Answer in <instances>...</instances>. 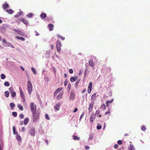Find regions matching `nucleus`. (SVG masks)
I'll return each instance as SVG.
<instances>
[{"instance_id":"nucleus-50","label":"nucleus","mask_w":150,"mask_h":150,"mask_svg":"<svg viewBox=\"0 0 150 150\" xmlns=\"http://www.w3.org/2000/svg\"><path fill=\"white\" fill-rule=\"evenodd\" d=\"M25 127H22V128L21 129V131L22 132H23L25 131Z\"/></svg>"},{"instance_id":"nucleus-62","label":"nucleus","mask_w":150,"mask_h":150,"mask_svg":"<svg viewBox=\"0 0 150 150\" xmlns=\"http://www.w3.org/2000/svg\"><path fill=\"white\" fill-rule=\"evenodd\" d=\"M21 69L23 71H25V69L23 67H21Z\"/></svg>"},{"instance_id":"nucleus-24","label":"nucleus","mask_w":150,"mask_h":150,"mask_svg":"<svg viewBox=\"0 0 150 150\" xmlns=\"http://www.w3.org/2000/svg\"><path fill=\"white\" fill-rule=\"evenodd\" d=\"M16 38L17 39H19L23 41H24L25 40V39L24 38L22 37L16 36Z\"/></svg>"},{"instance_id":"nucleus-1","label":"nucleus","mask_w":150,"mask_h":150,"mask_svg":"<svg viewBox=\"0 0 150 150\" xmlns=\"http://www.w3.org/2000/svg\"><path fill=\"white\" fill-rule=\"evenodd\" d=\"M33 121L34 122H36L39 117V112L37 111L33 112Z\"/></svg>"},{"instance_id":"nucleus-11","label":"nucleus","mask_w":150,"mask_h":150,"mask_svg":"<svg viewBox=\"0 0 150 150\" xmlns=\"http://www.w3.org/2000/svg\"><path fill=\"white\" fill-rule=\"evenodd\" d=\"M13 30L15 32L18 33V34H20V35H21L23 36V35H24L25 34V33H24L23 32H22L21 31L18 30L17 29H14Z\"/></svg>"},{"instance_id":"nucleus-39","label":"nucleus","mask_w":150,"mask_h":150,"mask_svg":"<svg viewBox=\"0 0 150 150\" xmlns=\"http://www.w3.org/2000/svg\"><path fill=\"white\" fill-rule=\"evenodd\" d=\"M12 115L15 117H16L17 116V113L16 112H13L12 113Z\"/></svg>"},{"instance_id":"nucleus-35","label":"nucleus","mask_w":150,"mask_h":150,"mask_svg":"<svg viewBox=\"0 0 150 150\" xmlns=\"http://www.w3.org/2000/svg\"><path fill=\"white\" fill-rule=\"evenodd\" d=\"M1 77L2 79H4L6 78V76L4 74H1Z\"/></svg>"},{"instance_id":"nucleus-56","label":"nucleus","mask_w":150,"mask_h":150,"mask_svg":"<svg viewBox=\"0 0 150 150\" xmlns=\"http://www.w3.org/2000/svg\"><path fill=\"white\" fill-rule=\"evenodd\" d=\"M78 110V109L77 108H76L74 109V110L73 111V112H76V111H77Z\"/></svg>"},{"instance_id":"nucleus-8","label":"nucleus","mask_w":150,"mask_h":150,"mask_svg":"<svg viewBox=\"0 0 150 150\" xmlns=\"http://www.w3.org/2000/svg\"><path fill=\"white\" fill-rule=\"evenodd\" d=\"M96 116L93 113H92L91 115L90 118V121L91 122H93L94 119L95 118Z\"/></svg>"},{"instance_id":"nucleus-51","label":"nucleus","mask_w":150,"mask_h":150,"mask_svg":"<svg viewBox=\"0 0 150 150\" xmlns=\"http://www.w3.org/2000/svg\"><path fill=\"white\" fill-rule=\"evenodd\" d=\"M18 14H19V15H20V16H21V15H22L23 14V12L22 11H20L18 12Z\"/></svg>"},{"instance_id":"nucleus-31","label":"nucleus","mask_w":150,"mask_h":150,"mask_svg":"<svg viewBox=\"0 0 150 150\" xmlns=\"http://www.w3.org/2000/svg\"><path fill=\"white\" fill-rule=\"evenodd\" d=\"M18 107L21 110H23V107L21 104H18Z\"/></svg>"},{"instance_id":"nucleus-4","label":"nucleus","mask_w":150,"mask_h":150,"mask_svg":"<svg viewBox=\"0 0 150 150\" xmlns=\"http://www.w3.org/2000/svg\"><path fill=\"white\" fill-rule=\"evenodd\" d=\"M29 132L30 135L34 137L35 134V129L34 127H32L30 128Z\"/></svg>"},{"instance_id":"nucleus-22","label":"nucleus","mask_w":150,"mask_h":150,"mask_svg":"<svg viewBox=\"0 0 150 150\" xmlns=\"http://www.w3.org/2000/svg\"><path fill=\"white\" fill-rule=\"evenodd\" d=\"M96 94L94 93L91 96V99L93 100H95L96 99Z\"/></svg>"},{"instance_id":"nucleus-43","label":"nucleus","mask_w":150,"mask_h":150,"mask_svg":"<svg viewBox=\"0 0 150 150\" xmlns=\"http://www.w3.org/2000/svg\"><path fill=\"white\" fill-rule=\"evenodd\" d=\"M117 143L119 145H121L122 144V142L121 140H119L117 141Z\"/></svg>"},{"instance_id":"nucleus-17","label":"nucleus","mask_w":150,"mask_h":150,"mask_svg":"<svg viewBox=\"0 0 150 150\" xmlns=\"http://www.w3.org/2000/svg\"><path fill=\"white\" fill-rule=\"evenodd\" d=\"M78 79V77L76 76L75 77H72L70 79V80L71 82H74L75 81L77 80Z\"/></svg>"},{"instance_id":"nucleus-55","label":"nucleus","mask_w":150,"mask_h":150,"mask_svg":"<svg viewBox=\"0 0 150 150\" xmlns=\"http://www.w3.org/2000/svg\"><path fill=\"white\" fill-rule=\"evenodd\" d=\"M118 145L117 144H116L115 145L114 147L115 149H117L118 148Z\"/></svg>"},{"instance_id":"nucleus-12","label":"nucleus","mask_w":150,"mask_h":150,"mask_svg":"<svg viewBox=\"0 0 150 150\" xmlns=\"http://www.w3.org/2000/svg\"><path fill=\"white\" fill-rule=\"evenodd\" d=\"M60 106V104H57L56 105L54 106V108L55 110V111H57L59 110Z\"/></svg>"},{"instance_id":"nucleus-48","label":"nucleus","mask_w":150,"mask_h":150,"mask_svg":"<svg viewBox=\"0 0 150 150\" xmlns=\"http://www.w3.org/2000/svg\"><path fill=\"white\" fill-rule=\"evenodd\" d=\"M20 117L21 119H23L24 117V116L23 114H21L20 115Z\"/></svg>"},{"instance_id":"nucleus-16","label":"nucleus","mask_w":150,"mask_h":150,"mask_svg":"<svg viewBox=\"0 0 150 150\" xmlns=\"http://www.w3.org/2000/svg\"><path fill=\"white\" fill-rule=\"evenodd\" d=\"M113 101V99H112L111 100H110L107 101L106 102V106L108 107L109 106V104L112 103Z\"/></svg>"},{"instance_id":"nucleus-57","label":"nucleus","mask_w":150,"mask_h":150,"mask_svg":"<svg viewBox=\"0 0 150 150\" xmlns=\"http://www.w3.org/2000/svg\"><path fill=\"white\" fill-rule=\"evenodd\" d=\"M21 98L23 99V103H24V102H25V97H22Z\"/></svg>"},{"instance_id":"nucleus-9","label":"nucleus","mask_w":150,"mask_h":150,"mask_svg":"<svg viewBox=\"0 0 150 150\" xmlns=\"http://www.w3.org/2000/svg\"><path fill=\"white\" fill-rule=\"evenodd\" d=\"M20 20V21L22 22L25 25H28L29 24L28 22L25 19L23 18H21Z\"/></svg>"},{"instance_id":"nucleus-6","label":"nucleus","mask_w":150,"mask_h":150,"mask_svg":"<svg viewBox=\"0 0 150 150\" xmlns=\"http://www.w3.org/2000/svg\"><path fill=\"white\" fill-rule=\"evenodd\" d=\"M75 94L74 92L72 91L71 92L70 95L69 97V99L70 100H73L74 98Z\"/></svg>"},{"instance_id":"nucleus-61","label":"nucleus","mask_w":150,"mask_h":150,"mask_svg":"<svg viewBox=\"0 0 150 150\" xmlns=\"http://www.w3.org/2000/svg\"><path fill=\"white\" fill-rule=\"evenodd\" d=\"M85 148L86 149H89V146H85Z\"/></svg>"},{"instance_id":"nucleus-41","label":"nucleus","mask_w":150,"mask_h":150,"mask_svg":"<svg viewBox=\"0 0 150 150\" xmlns=\"http://www.w3.org/2000/svg\"><path fill=\"white\" fill-rule=\"evenodd\" d=\"M50 52L49 51H47L46 52L45 55L47 56V57H49L50 55Z\"/></svg>"},{"instance_id":"nucleus-64","label":"nucleus","mask_w":150,"mask_h":150,"mask_svg":"<svg viewBox=\"0 0 150 150\" xmlns=\"http://www.w3.org/2000/svg\"><path fill=\"white\" fill-rule=\"evenodd\" d=\"M2 42L4 43H5L6 42V41L5 40L3 39L2 40Z\"/></svg>"},{"instance_id":"nucleus-34","label":"nucleus","mask_w":150,"mask_h":150,"mask_svg":"<svg viewBox=\"0 0 150 150\" xmlns=\"http://www.w3.org/2000/svg\"><path fill=\"white\" fill-rule=\"evenodd\" d=\"M11 94L12 97H14L16 96V93L15 91H13L11 92Z\"/></svg>"},{"instance_id":"nucleus-52","label":"nucleus","mask_w":150,"mask_h":150,"mask_svg":"<svg viewBox=\"0 0 150 150\" xmlns=\"http://www.w3.org/2000/svg\"><path fill=\"white\" fill-rule=\"evenodd\" d=\"M101 128V125H98L97 127V128L98 129H99Z\"/></svg>"},{"instance_id":"nucleus-19","label":"nucleus","mask_w":150,"mask_h":150,"mask_svg":"<svg viewBox=\"0 0 150 150\" xmlns=\"http://www.w3.org/2000/svg\"><path fill=\"white\" fill-rule=\"evenodd\" d=\"M16 135V138L17 140L18 141H20L21 140V139L20 135L18 133Z\"/></svg>"},{"instance_id":"nucleus-58","label":"nucleus","mask_w":150,"mask_h":150,"mask_svg":"<svg viewBox=\"0 0 150 150\" xmlns=\"http://www.w3.org/2000/svg\"><path fill=\"white\" fill-rule=\"evenodd\" d=\"M83 115H84L83 113L82 114H81V115L80 116V119H79L80 120H81L82 118Z\"/></svg>"},{"instance_id":"nucleus-53","label":"nucleus","mask_w":150,"mask_h":150,"mask_svg":"<svg viewBox=\"0 0 150 150\" xmlns=\"http://www.w3.org/2000/svg\"><path fill=\"white\" fill-rule=\"evenodd\" d=\"M20 15H19V14H18V13H17L16 14V15H15L14 16V17L16 18H18V17H20Z\"/></svg>"},{"instance_id":"nucleus-42","label":"nucleus","mask_w":150,"mask_h":150,"mask_svg":"<svg viewBox=\"0 0 150 150\" xmlns=\"http://www.w3.org/2000/svg\"><path fill=\"white\" fill-rule=\"evenodd\" d=\"M4 85L5 86H9L10 84L7 81H6L4 83Z\"/></svg>"},{"instance_id":"nucleus-60","label":"nucleus","mask_w":150,"mask_h":150,"mask_svg":"<svg viewBox=\"0 0 150 150\" xmlns=\"http://www.w3.org/2000/svg\"><path fill=\"white\" fill-rule=\"evenodd\" d=\"M68 88H69V90H70L71 87V84H69L68 85Z\"/></svg>"},{"instance_id":"nucleus-38","label":"nucleus","mask_w":150,"mask_h":150,"mask_svg":"<svg viewBox=\"0 0 150 150\" xmlns=\"http://www.w3.org/2000/svg\"><path fill=\"white\" fill-rule=\"evenodd\" d=\"M57 36L58 37H59L61 39V40H64V39H65V37H63L59 35H57Z\"/></svg>"},{"instance_id":"nucleus-25","label":"nucleus","mask_w":150,"mask_h":150,"mask_svg":"<svg viewBox=\"0 0 150 150\" xmlns=\"http://www.w3.org/2000/svg\"><path fill=\"white\" fill-rule=\"evenodd\" d=\"M10 106L11 109H13V108L15 107V105L13 103H11L10 104Z\"/></svg>"},{"instance_id":"nucleus-30","label":"nucleus","mask_w":150,"mask_h":150,"mask_svg":"<svg viewBox=\"0 0 150 150\" xmlns=\"http://www.w3.org/2000/svg\"><path fill=\"white\" fill-rule=\"evenodd\" d=\"M73 138L74 140H78L80 139V137H78L76 136L75 135H74L73 136Z\"/></svg>"},{"instance_id":"nucleus-40","label":"nucleus","mask_w":150,"mask_h":150,"mask_svg":"<svg viewBox=\"0 0 150 150\" xmlns=\"http://www.w3.org/2000/svg\"><path fill=\"white\" fill-rule=\"evenodd\" d=\"M33 15V14L32 13H30L28 14L27 15V16L28 18H30Z\"/></svg>"},{"instance_id":"nucleus-26","label":"nucleus","mask_w":150,"mask_h":150,"mask_svg":"<svg viewBox=\"0 0 150 150\" xmlns=\"http://www.w3.org/2000/svg\"><path fill=\"white\" fill-rule=\"evenodd\" d=\"M46 14L45 13H42L40 15L41 17L42 18H45L46 17Z\"/></svg>"},{"instance_id":"nucleus-36","label":"nucleus","mask_w":150,"mask_h":150,"mask_svg":"<svg viewBox=\"0 0 150 150\" xmlns=\"http://www.w3.org/2000/svg\"><path fill=\"white\" fill-rule=\"evenodd\" d=\"M141 129L143 131H144L146 130V127L145 126H142L141 127Z\"/></svg>"},{"instance_id":"nucleus-10","label":"nucleus","mask_w":150,"mask_h":150,"mask_svg":"<svg viewBox=\"0 0 150 150\" xmlns=\"http://www.w3.org/2000/svg\"><path fill=\"white\" fill-rule=\"evenodd\" d=\"M94 105V104L93 103H91L89 104V106L88 108V110L89 113L91 112L93 108Z\"/></svg>"},{"instance_id":"nucleus-54","label":"nucleus","mask_w":150,"mask_h":150,"mask_svg":"<svg viewBox=\"0 0 150 150\" xmlns=\"http://www.w3.org/2000/svg\"><path fill=\"white\" fill-rule=\"evenodd\" d=\"M35 35L36 36H38L39 35V33H38V32L37 31L35 30Z\"/></svg>"},{"instance_id":"nucleus-14","label":"nucleus","mask_w":150,"mask_h":150,"mask_svg":"<svg viewBox=\"0 0 150 150\" xmlns=\"http://www.w3.org/2000/svg\"><path fill=\"white\" fill-rule=\"evenodd\" d=\"M19 90L20 92V95L21 98L25 97L24 93L23 90L21 87L19 88Z\"/></svg>"},{"instance_id":"nucleus-45","label":"nucleus","mask_w":150,"mask_h":150,"mask_svg":"<svg viewBox=\"0 0 150 150\" xmlns=\"http://www.w3.org/2000/svg\"><path fill=\"white\" fill-rule=\"evenodd\" d=\"M101 108L104 110L106 108V107L105 104H103L101 105Z\"/></svg>"},{"instance_id":"nucleus-28","label":"nucleus","mask_w":150,"mask_h":150,"mask_svg":"<svg viewBox=\"0 0 150 150\" xmlns=\"http://www.w3.org/2000/svg\"><path fill=\"white\" fill-rule=\"evenodd\" d=\"M128 149L129 150H135L134 147L132 145H130Z\"/></svg>"},{"instance_id":"nucleus-20","label":"nucleus","mask_w":150,"mask_h":150,"mask_svg":"<svg viewBox=\"0 0 150 150\" xmlns=\"http://www.w3.org/2000/svg\"><path fill=\"white\" fill-rule=\"evenodd\" d=\"M29 121V119L28 118H25L24 120V124L25 125H26L28 123Z\"/></svg>"},{"instance_id":"nucleus-23","label":"nucleus","mask_w":150,"mask_h":150,"mask_svg":"<svg viewBox=\"0 0 150 150\" xmlns=\"http://www.w3.org/2000/svg\"><path fill=\"white\" fill-rule=\"evenodd\" d=\"M6 11L9 14H12L13 13V11L11 9H6Z\"/></svg>"},{"instance_id":"nucleus-44","label":"nucleus","mask_w":150,"mask_h":150,"mask_svg":"<svg viewBox=\"0 0 150 150\" xmlns=\"http://www.w3.org/2000/svg\"><path fill=\"white\" fill-rule=\"evenodd\" d=\"M45 118H46L47 120H50V118H49V115L48 114H45Z\"/></svg>"},{"instance_id":"nucleus-3","label":"nucleus","mask_w":150,"mask_h":150,"mask_svg":"<svg viewBox=\"0 0 150 150\" xmlns=\"http://www.w3.org/2000/svg\"><path fill=\"white\" fill-rule=\"evenodd\" d=\"M30 107L32 113L36 112V106L33 102H31L30 104Z\"/></svg>"},{"instance_id":"nucleus-27","label":"nucleus","mask_w":150,"mask_h":150,"mask_svg":"<svg viewBox=\"0 0 150 150\" xmlns=\"http://www.w3.org/2000/svg\"><path fill=\"white\" fill-rule=\"evenodd\" d=\"M89 65L90 66H91V67H93V60L91 59V60H90L89 61Z\"/></svg>"},{"instance_id":"nucleus-29","label":"nucleus","mask_w":150,"mask_h":150,"mask_svg":"<svg viewBox=\"0 0 150 150\" xmlns=\"http://www.w3.org/2000/svg\"><path fill=\"white\" fill-rule=\"evenodd\" d=\"M13 134H18V133L17 131H16L15 127L14 126H13Z\"/></svg>"},{"instance_id":"nucleus-46","label":"nucleus","mask_w":150,"mask_h":150,"mask_svg":"<svg viewBox=\"0 0 150 150\" xmlns=\"http://www.w3.org/2000/svg\"><path fill=\"white\" fill-rule=\"evenodd\" d=\"M69 71L70 74H72L73 72V71L72 69H70L69 70Z\"/></svg>"},{"instance_id":"nucleus-33","label":"nucleus","mask_w":150,"mask_h":150,"mask_svg":"<svg viewBox=\"0 0 150 150\" xmlns=\"http://www.w3.org/2000/svg\"><path fill=\"white\" fill-rule=\"evenodd\" d=\"M4 95L6 97H8L9 95V93L7 91H5L4 93Z\"/></svg>"},{"instance_id":"nucleus-18","label":"nucleus","mask_w":150,"mask_h":150,"mask_svg":"<svg viewBox=\"0 0 150 150\" xmlns=\"http://www.w3.org/2000/svg\"><path fill=\"white\" fill-rule=\"evenodd\" d=\"M3 9H6L9 7L8 4H4L2 5Z\"/></svg>"},{"instance_id":"nucleus-5","label":"nucleus","mask_w":150,"mask_h":150,"mask_svg":"<svg viewBox=\"0 0 150 150\" xmlns=\"http://www.w3.org/2000/svg\"><path fill=\"white\" fill-rule=\"evenodd\" d=\"M62 45L61 42L57 41V42L56 44V47L57 49V51L58 52H59L61 51V46Z\"/></svg>"},{"instance_id":"nucleus-7","label":"nucleus","mask_w":150,"mask_h":150,"mask_svg":"<svg viewBox=\"0 0 150 150\" xmlns=\"http://www.w3.org/2000/svg\"><path fill=\"white\" fill-rule=\"evenodd\" d=\"M92 82H90L88 86V92L89 93H91V90L92 88Z\"/></svg>"},{"instance_id":"nucleus-37","label":"nucleus","mask_w":150,"mask_h":150,"mask_svg":"<svg viewBox=\"0 0 150 150\" xmlns=\"http://www.w3.org/2000/svg\"><path fill=\"white\" fill-rule=\"evenodd\" d=\"M31 70L34 74H36V72L35 69L33 67L31 68Z\"/></svg>"},{"instance_id":"nucleus-32","label":"nucleus","mask_w":150,"mask_h":150,"mask_svg":"<svg viewBox=\"0 0 150 150\" xmlns=\"http://www.w3.org/2000/svg\"><path fill=\"white\" fill-rule=\"evenodd\" d=\"M100 112V111L98 110H96V114L97 115H98L97 116L99 117H100L101 116L100 115H99Z\"/></svg>"},{"instance_id":"nucleus-49","label":"nucleus","mask_w":150,"mask_h":150,"mask_svg":"<svg viewBox=\"0 0 150 150\" xmlns=\"http://www.w3.org/2000/svg\"><path fill=\"white\" fill-rule=\"evenodd\" d=\"M110 110H108V111H107L105 113V115H106L107 114H109L110 113Z\"/></svg>"},{"instance_id":"nucleus-2","label":"nucleus","mask_w":150,"mask_h":150,"mask_svg":"<svg viewBox=\"0 0 150 150\" xmlns=\"http://www.w3.org/2000/svg\"><path fill=\"white\" fill-rule=\"evenodd\" d=\"M28 90L29 95H30L32 91L33 86L30 81H29L27 84Z\"/></svg>"},{"instance_id":"nucleus-15","label":"nucleus","mask_w":150,"mask_h":150,"mask_svg":"<svg viewBox=\"0 0 150 150\" xmlns=\"http://www.w3.org/2000/svg\"><path fill=\"white\" fill-rule=\"evenodd\" d=\"M48 27L49 30L51 31L53 30L54 25L52 24H50L48 25Z\"/></svg>"},{"instance_id":"nucleus-21","label":"nucleus","mask_w":150,"mask_h":150,"mask_svg":"<svg viewBox=\"0 0 150 150\" xmlns=\"http://www.w3.org/2000/svg\"><path fill=\"white\" fill-rule=\"evenodd\" d=\"M62 95H63L62 93H59L57 96V99L58 100H59L62 97Z\"/></svg>"},{"instance_id":"nucleus-47","label":"nucleus","mask_w":150,"mask_h":150,"mask_svg":"<svg viewBox=\"0 0 150 150\" xmlns=\"http://www.w3.org/2000/svg\"><path fill=\"white\" fill-rule=\"evenodd\" d=\"M93 136L92 134H91L89 136V139L90 140L93 139Z\"/></svg>"},{"instance_id":"nucleus-63","label":"nucleus","mask_w":150,"mask_h":150,"mask_svg":"<svg viewBox=\"0 0 150 150\" xmlns=\"http://www.w3.org/2000/svg\"><path fill=\"white\" fill-rule=\"evenodd\" d=\"M20 125H22L23 124H24V123L23 122V121H21L20 122Z\"/></svg>"},{"instance_id":"nucleus-59","label":"nucleus","mask_w":150,"mask_h":150,"mask_svg":"<svg viewBox=\"0 0 150 150\" xmlns=\"http://www.w3.org/2000/svg\"><path fill=\"white\" fill-rule=\"evenodd\" d=\"M79 80H78L77 81L76 83H75V85L77 86L78 84L79 83Z\"/></svg>"},{"instance_id":"nucleus-13","label":"nucleus","mask_w":150,"mask_h":150,"mask_svg":"<svg viewBox=\"0 0 150 150\" xmlns=\"http://www.w3.org/2000/svg\"><path fill=\"white\" fill-rule=\"evenodd\" d=\"M62 89V88H58L54 92V96H55V95L57 94L58 93H59Z\"/></svg>"}]
</instances>
